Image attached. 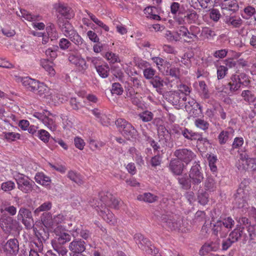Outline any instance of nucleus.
Masks as SVG:
<instances>
[{
    "label": "nucleus",
    "instance_id": "nucleus-1",
    "mask_svg": "<svg viewBox=\"0 0 256 256\" xmlns=\"http://www.w3.org/2000/svg\"><path fill=\"white\" fill-rule=\"evenodd\" d=\"M59 46L61 50H65L70 48L68 54V62L74 66L77 70L82 73L88 69V64L84 58L82 56L78 50L72 47V44L68 40L62 38L59 42Z\"/></svg>",
    "mask_w": 256,
    "mask_h": 256
},
{
    "label": "nucleus",
    "instance_id": "nucleus-2",
    "mask_svg": "<svg viewBox=\"0 0 256 256\" xmlns=\"http://www.w3.org/2000/svg\"><path fill=\"white\" fill-rule=\"evenodd\" d=\"M200 169V165L196 163L192 167L189 172L188 176L192 182L194 190H198V186L204 181V174Z\"/></svg>",
    "mask_w": 256,
    "mask_h": 256
},
{
    "label": "nucleus",
    "instance_id": "nucleus-3",
    "mask_svg": "<svg viewBox=\"0 0 256 256\" xmlns=\"http://www.w3.org/2000/svg\"><path fill=\"white\" fill-rule=\"evenodd\" d=\"M134 238L138 247L142 250H146L148 254H151L156 255L158 254V250L152 246L150 242L142 234H136Z\"/></svg>",
    "mask_w": 256,
    "mask_h": 256
},
{
    "label": "nucleus",
    "instance_id": "nucleus-4",
    "mask_svg": "<svg viewBox=\"0 0 256 256\" xmlns=\"http://www.w3.org/2000/svg\"><path fill=\"white\" fill-rule=\"evenodd\" d=\"M17 218L22 222L27 229H30L34 226L32 212L27 208L22 207L20 208Z\"/></svg>",
    "mask_w": 256,
    "mask_h": 256
},
{
    "label": "nucleus",
    "instance_id": "nucleus-5",
    "mask_svg": "<svg viewBox=\"0 0 256 256\" xmlns=\"http://www.w3.org/2000/svg\"><path fill=\"white\" fill-rule=\"evenodd\" d=\"M158 134L160 140L158 142H156L154 140L150 141V146L154 148V151L158 150L160 147L167 146L168 138L169 137L168 130L163 126H160L158 128Z\"/></svg>",
    "mask_w": 256,
    "mask_h": 256
},
{
    "label": "nucleus",
    "instance_id": "nucleus-6",
    "mask_svg": "<svg viewBox=\"0 0 256 256\" xmlns=\"http://www.w3.org/2000/svg\"><path fill=\"white\" fill-rule=\"evenodd\" d=\"M174 156L181 162L186 164L190 163L196 156L191 150L187 148L176 150L174 152Z\"/></svg>",
    "mask_w": 256,
    "mask_h": 256
},
{
    "label": "nucleus",
    "instance_id": "nucleus-7",
    "mask_svg": "<svg viewBox=\"0 0 256 256\" xmlns=\"http://www.w3.org/2000/svg\"><path fill=\"white\" fill-rule=\"evenodd\" d=\"M18 188L24 193H29L32 190L34 184L32 181H30L28 178L22 174H19L16 178Z\"/></svg>",
    "mask_w": 256,
    "mask_h": 256
},
{
    "label": "nucleus",
    "instance_id": "nucleus-8",
    "mask_svg": "<svg viewBox=\"0 0 256 256\" xmlns=\"http://www.w3.org/2000/svg\"><path fill=\"white\" fill-rule=\"evenodd\" d=\"M161 221L164 224L165 226L171 230H180L181 227V220H176L173 216L162 214L160 217Z\"/></svg>",
    "mask_w": 256,
    "mask_h": 256
},
{
    "label": "nucleus",
    "instance_id": "nucleus-9",
    "mask_svg": "<svg viewBox=\"0 0 256 256\" xmlns=\"http://www.w3.org/2000/svg\"><path fill=\"white\" fill-rule=\"evenodd\" d=\"M64 220V216L62 214H58L52 218L51 215L48 213L44 214L42 218L44 224L48 228L52 227L55 224H58L62 223Z\"/></svg>",
    "mask_w": 256,
    "mask_h": 256
},
{
    "label": "nucleus",
    "instance_id": "nucleus-10",
    "mask_svg": "<svg viewBox=\"0 0 256 256\" xmlns=\"http://www.w3.org/2000/svg\"><path fill=\"white\" fill-rule=\"evenodd\" d=\"M4 251L6 254L16 255L19 250L18 240L16 238L9 240L2 246Z\"/></svg>",
    "mask_w": 256,
    "mask_h": 256
},
{
    "label": "nucleus",
    "instance_id": "nucleus-11",
    "mask_svg": "<svg viewBox=\"0 0 256 256\" xmlns=\"http://www.w3.org/2000/svg\"><path fill=\"white\" fill-rule=\"evenodd\" d=\"M211 224L212 234L216 237L224 238L228 233L219 220Z\"/></svg>",
    "mask_w": 256,
    "mask_h": 256
},
{
    "label": "nucleus",
    "instance_id": "nucleus-12",
    "mask_svg": "<svg viewBox=\"0 0 256 256\" xmlns=\"http://www.w3.org/2000/svg\"><path fill=\"white\" fill-rule=\"evenodd\" d=\"M54 232L58 237V242L60 244H64L71 240V235L62 229L61 226H58L54 229Z\"/></svg>",
    "mask_w": 256,
    "mask_h": 256
},
{
    "label": "nucleus",
    "instance_id": "nucleus-13",
    "mask_svg": "<svg viewBox=\"0 0 256 256\" xmlns=\"http://www.w3.org/2000/svg\"><path fill=\"white\" fill-rule=\"evenodd\" d=\"M85 242L81 239H74L68 246L69 250L73 254L84 252L86 250Z\"/></svg>",
    "mask_w": 256,
    "mask_h": 256
},
{
    "label": "nucleus",
    "instance_id": "nucleus-14",
    "mask_svg": "<svg viewBox=\"0 0 256 256\" xmlns=\"http://www.w3.org/2000/svg\"><path fill=\"white\" fill-rule=\"evenodd\" d=\"M101 201L104 204L103 207L108 206L112 208H117L120 202L116 198L111 194L107 192L106 194L101 196Z\"/></svg>",
    "mask_w": 256,
    "mask_h": 256
},
{
    "label": "nucleus",
    "instance_id": "nucleus-15",
    "mask_svg": "<svg viewBox=\"0 0 256 256\" xmlns=\"http://www.w3.org/2000/svg\"><path fill=\"white\" fill-rule=\"evenodd\" d=\"M243 82H241L240 76L238 75L232 76L230 82L225 86L226 88H228L230 92H236L240 90Z\"/></svg>",
    "mask_w": 256,
    "mask_h": 256
},
{
    "label": "nucleus",
    "instance_id": "nucleus-16",
    "mask_svg": "<svg viewBox=\"0 0 256 256\" xmlns=\"http://www.w3.org/2000/svg\"><path fill=\"white\" fill-rule=\"evenodd\" d=\"M228 237L232 240V242H236L238 241L241 238H243L244 242L248 240V236L244 232V228H236L229 234Z\"/></svg>",
    "mask_w": 256,
    "mask_h": 256
},
{
    "label": "nucleus",
    "instance_id": "nucleus-17",
    "mask_svg": "<svg viewBox=\"0 0 256 256\" xmlns=\"http://www.w3.org/2000/svg\"><path fill=\"white\" fill-rule=\"evenodd\" d=\"M100 215L103 218V219L108 223L110 224H114L116 222V219L114 215L110 211V210L106 207H103L101 205V208H100L98 211Z\"/></svg>",
    "mask_w": 256,
    "mask_h": 256
},
{
    "label": "nucleus",
    "instance_id": "nucleus-18",
    "mask_svg": "<svg viewBox=\"0 0 256 256\" xmlns=\"http://www.w3.org/2000/svg\"><path fill=\"white\" fill-rule=\"evenodd\" d=\"M234 130L228 128L226 130H222L218 136V142L220 144H226L229 139H232L234 136Z\"/></svg>",
    "mask_w": 256,
    "mask_h": 256
},
{
    "label": "nucleus",
    "instance_id": "nucleus-19",
    "mask_svg": "<svg viewBox=\"0 0 256 256\" xmlns=\"http://www.w3.org/2000/svg\"><path fill=\"white\" fill-rule=\"evenodd\" d=\"M182 134L184 136L190 140H197L200 142H208V140L206 138H203L201 135L198 134L193 132L192 131H189L188 129L185 128L182 131Z\"/></svg>",
    "mask_w": 256,
    "mask_h": 256
},
{
    "label": "nucleus",
    "instance_id": "nucleus-20",
    "mask_svg": "<svg viewBox=\"0 0 256 256\" xmlns=\"http://www.w3.org/2000/svg\"><path fill=\"white\" fill-rule=\"evenodd\" d=\"M58 22L63 34L67 38L68 35H70L72 32H74L75 30L71 24L67 20H60V18L58 19Z\"/></svg>",
    "mask_w": 256,
    "mask_h": 256
},
{
    "label": "nucleus",
    "instance_id": "nucleus-21",
    "mask_svg": "<svg viewBox=\"0 0 256 256\" xmlns=\"http://www.w3.org/2000/svg\"><path fill=\"white\" fill-rule=\"evenodd\" d=\"M22 84L23 86L28 90L35 92L36 88L39 86L40 83L38 81L29 77H26L22 79Z\"/></svg>",
    "mask_w": 256,
    "mask_h": 256
},
{
    "label": "nucleus",
    "instance_id": "nucleus-22",
    "mask_svg": "<svg viewBox=\"0 0 256 256\" xmlns=\"http://www.w3.org/2000/svg\"><path fill=\"white\" fill-rule=\"evenodd\" d=\"M166 99L168 101L171 103L173 106H179L181 105V96L179 92L174 91L170 92L167 95Z\"/></svg>",
    "mask_w": 256,
    "mask_h": 256
},
{
    "label": "nucleus",
    "instance_id": "nucleus-23",
    "mask_svg": "<svg viewBox=\"0 0 256 256\" xmlns=\"http://www.w3.org/2000/svg\"><path fill=\"white\" fill-rule=\"evenodd\" d=\"M183 166V164L177 158L172 159L170 164V170L174 174L177 175H179L182 172Z\"/></svg>",
    "mask_w": 256,
    "mask_h": 256
},
{
    "label": "nucleus",
    "instance_id": "nucleus-24",
    "mask_svg": "<svg viewBox=\"0 0 256 256\" xmlns=\"http://www.w3.org/2000/svg\"><path fill=\"white\" fill-rule=\"evenodd\" d=\"M221 6L223 10H228L233 12H236L238 9L236 0H222Z\"/></svg>",
    "mask_w": 256,
    "mask_h": 256
},
{
    "label": "nucleus",
    "instance_id": "nucleus-25",
    "mask_svg": "<svg viewBox=\"0 0 256 256\" xmlns=\"http://www.w3.org/2000/svg\"><path fill=\"white\" fill-rule=\"evenodd\" d=\"M216 36V34L212 29L204 27L202 29L200 34L199 35L200 39L204 40H212Z\"/></svg>",
    "mask_w": 256,
    "mask_h": 256
},
{
    "label": "nucleus",
    "instance_id": "nucleus-26",
    "mask_svg": "<svg viewBox=\"0 0 256 256\" xmlns=\"http://www.w3.org/2000/svg\"><path fill=\"white\" fill-rule=\"evenodd\" d=\"M126 96L133 104L136 106H139L140 104L142 96L139 93L135 92L132 90H128L126 93Z\"/></svg>",
    "mask_w": 256,
    "mask_h": 256
},
{
    "label": "nucleus",
    "instance_id": "nucleus-27",
    "mask_svg": "<svg viewBox=\"0 0 256 256\" xmlns=\"http://www.w3.org/2000/svg\"><path fill=\"white\" fill-rule=\"evenodd\" d=\"M204 187L206 190L214 192L217 188L216 182L212 176H208L204 182Z\"/></svg>",
    "mask_w": 256,
    "mask_h": 256
},
{
    "label": "nucleus",
    "instance_id": "nucleus-28",
    "mask_svg": "<svg viewBox=\"0 0 256 256\" xmlns=\"http://www.w3.org/2000/svg\"><path fill=\"white\" fill-rule=\"evenodd\" d=\"M56 10L66 19H70L72 16L70 8L64 4H60Z\"/></svg>",
    "mask_w": 256,
    "mask_h": 256
},
{
    "label": "nucleus",
    "instance_id": "nucleus-29",
    "mask_svg": "<svg viewBox=\"0 0 256 256\" xmlns=\"http://www.w3.org/2000/svg\"><path fill=\"white\" fill-rule=\"evenodd\" d=\"M152 86L156 89V91L159 93H162V88L164 87L166 82L160 76H155L150 81Z\"/></svg>",
    "mask_w": 256,
    "mask_h": 256
},
{
    "label": "nucleus",
    "instance_id": "nucleus-30",
    "mask_svg": "<svg viewBox=\"0 0 256 256\" xmlns=\"http://www.w3.org/2000/svg\"><path fill=\"white\" fill-rule=\"evenodd\" d=\"M70 233L74 238L78 236V234L84 240H87L90 236L88 230L80 228H76L70 231Z\"/></svg>",
    "mask_w": 256,
    "mask_h": 256
},
{
    "label": "nucleus",
    "instance_id": "nucleus-31",
    "mask_svg": "<svg viewBox=\"0 0 256 256\" xmlns=\"http://www.w3.org/2000/svg\"><path fill=\"white\" fill-rule=\"evenodd\" d=\"M34 179L37 183L42 186H48L50 182V178L42 172L37 173L35 176Z\"/></svg>",
    "mask_w": 256,
    "mask_h": 256
},
{
    "label": "nucleus",
    "instance_id": "nucleus-32",
    "mask_svg": "<svg viewBox=\"0 0 256 256\" xmlns=\"http://www.w3.org/2000/svg\"><path fill=\"white\" fill-rule=\"evenodd\" d=\"M242 19L237 16H226V23L228 26H232L234 28H238L242 24Z\"/></svg>",
    "mask_w": 256,
    "mask_h": 256
},
{
    "label": "nucleus",
    "instance_id": "nucleus-33",
    "mask_svg": "<svg viewBox=\"0 0 256 256\" xmlns=\"http://www.w3.org/2000/svg\"><path fill=\"white\" fill-rule=\"evenodd\" d=\"M137 199L140 201H144L146 202L152 203L156 202L158 196L150 192H146L140 194L137 196Z\"/></svg>",
    "mask_w": 256,
    "mask_h": 256
},
{
    "label": "nucleus",
    "instance_id": "nucleus-34",
    "mask_svg": "<svg viewBox=\"0 0 256 256\" xmlns=\"http://www.w3.org/2000/svg\"><path fill=\"white\" fill-rule=\"evenodd\" d=\"M248 190L246 187H245L244 188L240 187L238 189L237 192L234 195L235 200L237 201H245L246 198L248 197Z\"/></svg>",
    "mask_w": 256,
    "mask_h": 256
},
{
    "label": "nucleus",
    "instance_id": "nucleus-35",
    "mask_svg": "<svg viewBox=\"0 0 256 256\" xmlns=\"http://www.w3.org/2000/svg\"><path fill=\"white\" fill-rule=\"evenodd\" d=\"M41 66L47 71L50 76L55 74V70L53 68L54 64L52 61L47 60H42L40 62Z\"/></svg>",
    "mask_w": 256,
    "mask_h": 256
},
{
    "label": "nucleus",
    "instance_id": "nucleus-36",
    "mask_svg": "<svg viewBox=\"0 0 256 256\" xmlns=\"http://www.w3.org/2000/svg\"><path fill=\"white\" fill-rule=\"evenodd\" d=\"M122 132L126 136H130L132 138H136L138 133L136 129L128 122L126 124V126Z\"/></svg>",
    "mask_w": 256,
    "mask_h": 256
},
{
    "label": "nucleus",
    "instance_id": "nucleus-37",
    "mask_svg": "<svg viewBox=\"0 0 256 256\" xmlns=\"http://www.w3.org/2000/svg\"><path fill=\"white\" fill-rule=\"evenodd\" d=\"M49 90L48 88L43 83H40L38 87L36 88L35 92H34L38 95L40 97L44 98L48 96Z\"/></svg>",
    "mask_w": 256,
    "mask_h": 256
},
{
    "label": "nucleus",
    "instance_id": "nucleus-38",
    "mask_svg": "<svg viewBox=\"0 0 256 256\" xmlns=\"http://www.w3.org/2000/svg\"><path fill=\"white\" fill-rule=\"evenodd\" d=\"M68 38L71 42L78 46H81L83 44V39L76 30H74V32H72V33L70 35H68Z\"/></svg>",
    "mask_w": 256,
    "mask_h": 256
},
{
    "label": "nucleus",
    "instance_id": "nucleus-39",
    "mask_svg": "<svg viewBox=\"0 0 256 256\" xmlns=\"http://www.w3.org/2000/svg\"><path fill=\"white\" fill-rule=\"evenodd\" d=\"M178 181L181 188L185 190H188L192 186V182H190V179L186 176H182L178 178Z\"/></svg>",
    "mask_w": 256,
    "mask_h": 256
},
{
    "label": "nucleus",
    "instance_id": "nucleus-40",
    "mask_svg": "<svg viewBox=\"0 0 256 256\" xmlns=\"http://www.w3.org/2000/svg\"><path fill=\"white\" fill-rule=\"evenodd\" d=\"M220 220L228 232L235 224L234 220L230 217H228Z\"/></svg>",
    "mask_w": 256,
    "mask_h": 256
},
{
    "label": "nucleus",
    "instance_id": "nucleus-41",
    "mask_svg": "<svg viewBox=\"0 0 256 256\" xmlns=\"http://www.w3.org/2000/svg\"><path fill=\"white\" fill-rule=\"evenodd\" d=\"M186 20L188 23L195 22L198 18V15L196 11L193 10H188L186 14L184 16Z\"/></svg>",
    "mask_w": 256,
    "mask_h": 256
},
{
    "label": "nucleus",
    "instance_id": "nucleus-42",
    "mask_svg": "<svg viewBox=\"0 0 256 256\" xmlns=\"http://www.w3.org/2000/svg\"><path fill=\"white\" fill-rule=\"evenodd\" d=\"M68 176L72 181L79 185L83 183L80 175L74 171L70 170L68 172Z\"/></svg>",
    "mask_w": 256,
    "mask_h": 256
},
{
    "label": "nucleus",
    "instance_id": "nucleus-43",
    "mask_svg": "<svg viewBox=\"0 0 256 256\" xmlns=\"http://www.w3.org/2000/svg\"><path fill=\"white\" fill-rule=\"evenodd\" d=\"M96 70L99 75L102 78L108 76L110 68L107 65H100L96 67Z\"/></svg>",
    "mask_w": 256,
    "mask_h": 256
},
{
    "label": "nucleus",
    "instance_id": "nucleus-44",
    "mask_svg": "<svg viewBox=\"0 0 256 256\" xmlns=\"http://www.w3.org/2000/svg\"><path fill=\"white\" fill-rule=\"evenodd\" d=\"M86 12L88 14L90 19L97 25L102 28L106 32L109 30V28L106 24H104L102 21L98 20L92 14L89 12L88 10H86Z\"/></svg>",
    "mask_w": 256,
    "mask_h": 256
},
{
    "label": "nucleus",
    "instance_id": "nucleus-45",
    "mask_svg": "<svg viewBox=\"0 0 256 256\" xmlns=\"http://www.w3.org/2000/svg\"><path fill=\"white\" fill-rule=\"evenodd\" d=\"M241 96L244 100L249 103L253 102L256 100V97L251 91L246 90L242 92Z\"/></svg>",
    "mask_w": 256,
    "mask_h": 256
},
{
    "label": "nucleus",
    "instance_id": "nucleus-46",
    "mask_svg": "<svg viewBox=\"0 0 256 256\" xmlns=\"http://www.w3.org/2000/svg\"><path fill=\"white\" fill-rule=\"evenodd\" d=\"M42 123L52 131H54L56 129L54 121L52 118H50L48 116L46 115L44 118L43 119Z\"/></svg>",
    "mask_w": 256,
    "mask_h": 256
},
{
    "label": "nucleus",
    "instance_id": "nucleus-47",
    "mask_svg": "<svg viewBox=\"0 0 256 256\" xmlns=\"http://www.w3.org/2000/svg\"><path fill=\"white\" fill-rule=\"evenodd\" d=\"M199 86L202 98L204 99L208 98L210 97V95L207 86L205 82L204 81H200Z\"/></svg>",
    "mask_w": 256,
    "mask_h": 256
},
{
    "label": "nucleus",
    "instance_id": "nucleus-48",
    "mask_svg": "<svg viewBox=\"0 0 256 256\" xmlns=\"http://www.w3.org/2000/svg\"><path fill=\"white\" fill-rule=\"evenodd\" d=\"M250 160L241 158L238 160L236 164L238 168L241 171H244L247 170L248 168V162L250 161Z\"/></svg>",
    "mask_w": 256,
    "mask_h": 256
},
{
    "label": "nucleus",
    "instance_id": "nucleus-49",
    "mask_svg": "<svg viewBox=\"0 0 256 256\" xmlns=\"http://www.w3.org/2000/svg\"><path fill=\"white\" fill-rule=\"evenodd\" d=\"M44 248V245L42 241L37 240L31 242L30 249L42 253Z\"/></svg>",
    "mask_w": 256,
    "mask_h": 256
},
{
    "label": "nucleus",
    "instance_id": "nucleus-50",
    "mask_svg": "<svg viewBox=\"0 0 256 256\" xmlns=\"http://www.w3.org/2000/svg\"><path fill=\"white\" fill-rule=\"evenodd\" d=\"M198 198L200 203L202 205H205L208 202V194L206 192H203L202 190H198Z\"/></svg>",
    "mask_w": 256,
    "mask_h": 256
},
{
    "label": "nucleus",
    "instance_id": "nucleus-51",
    "mask_svg": "<svg viewBox=\"0 0 256 256\" xmlns=\"http://www.w3.org/2000/svg\"><path fill=\"white\" fill-rule=\"evenodd\" d=\"M123 92V88L120 84L115 82L112 84L111 89V92L112 94L121 95Z\"/></svg>",
    "mask_w": 256,
    "mask_h": 256
},
{
    "label": "nucleus",
    "instance_id": "nucleus-52",
    "mask_svg": "<svg viewBox=\"0 0 256 256\" xmlns=\"http://www.w3.org/2000/svg\"><path fill=\"white\" fill-rule=\"evenodd\" d=\"M36 134V136L44 142H46L48 141L50 135L47 131L44 130H40L38 131Z\"/></svg>",
    "mask_w": 256,
    "mask_h": 256
},
{
    "label": "nucleus",
    "instance_id": "nucleus-53",
    "mask_svg": "<svg viewBox=\"0 0 256 256\" xmlns=\"http://www.w3.org/2000/svg\"><path fill=\"white\" fill-rule=\"evenodd\" d=\"M81 98L78 97V98H72L70 100V104L72 108L78 110L82 106L80 100Z\"/></svg>",
    "mask_w": 256,
    "mask_h": 256
},
{
    "label": "nucleus",
    "instance_id": "nucleus-54",
    "mask_svg": "<svg viewBox=\"0 0 256 256\" xmlns=\"http://www.w3.org/2000/svg\"><path fill=\"white\" fill-rule=\"evenodd\" d=\"M195 124L198 128L204 130L208 129L209 126V124L206 121L200 118L196 119L195 120Z\"/></svg>",
    "mask_w": 256,
    "mask_h": 256
},
{
    "label": "nucleus",
    "instance_id": "nucleus-55",
    "mask_svg": "<svg viewBox=\"0 0 256 256\" xmlns=\"http://www.w3.org/2000/svg\"><path fill=\"white\" fill-rule=\"evenodd\" d=\"M202 30L200 28L196 26H191L189 30V34H191L196 40H198L199 35L200 34Z\"/></svg>",
    "mask_w": 256,
    "mask_h": 256
},
{
    "label": "nucleus",
    "instance_id": "nucleus-56",
    "mask_svg": "<svg viewBox=\"0 0 256 256\" xmlns=\"http://www.w3.org/2000/svg\"><path fill=\"white\" fill-rule=\"evenodd\" d=\"M139 116L143 122H148L153 118V114L149 111H145L139 114Z\"/></svg>",
    "mask_w": 256,
    "mask_h": 256
},
{
    "label": "nucleus",
    "instance_id": "nucleus-57",
    "mask_svg": "<svg viewBox=\"0 0 256 256\" xmlns=\"http://www.w3.org/2000/svg\"><path fill=\"white\" fill-rule=\"evenodd\" d=\"M228 68L224 66H220L217 68V75L218 80H220L225 76L228 72Z\"/></svg>",
    "mask_w": 256,
    "mask_h": 256
},
{
    "label": "nucleus",
    "instance_id": "nucleus-58",
    "mask_svg": "<svg viewBox=\"0 0 256 256\" xmlns=\"http://www.w3.org/2000/svg\"><path fill=\"white\" fill-rule=\"evenodd\" d=\"M155 74L156 70L152 68H146L144 70V75L146 79L152 80L154 77Z\"/></svg>",
    "mask_w": 256,
    "mask_h": 256
},
{
    "label": "nucleus",
    "instance_id": "nucleus-59",
    "mask_svg": "<svg viewBox=\"0 0 256 256\" xmlns=\"http://www.w3.org/2000/svg\"><path fill=\"white\" fill-rule=\"evenodd\" d=\"M166 74L170 75L176 78H178L180 75L179 69L176 68H171L170 69L168 68L166 71Z\"/></svg>",
    "mask_w": 256,
    "mask_h": 256
},
{
    "label": "nucleus",
    "instance_id": "nucleus-60",
    "mask_svg": "<svg viewBox=\"0 0 256 256\" xmlns=\"http://www.w3.org/2000/svg\"><path fill=\"white\" fill-rule=\"evenodd\" d=\"M89 145L90 149L92 150H94L103 146H104V143L102 142H96L94 140H90L89 142Z\"/></svg>",
    "mask_w": 256,
    "mask_h": 256
},
{
    "label": "nucleus",
    "instance_id": "nucleus-61",
    "mask_svg": "<svg viewBox=\"0 0 256 256\" xmlns=\"http://www.w3.org/2000/svg\"><path fill=\"white\" fill-rule=\"evenodd\" d=\"M178 92H179L180 94L182 93L184 94L185 96H188L191 92L190 88L184 84L179 85L178 86Z\"/></svg>",
    "mask_w": 256,
    "mask_h": 256
},
{
    "label": "nucleus",
    "instance_id": "nucleus-62",
    "mask_svg": "<svg viewBox=\"0 0 256 256\" xmlns=\"http://www.w3.org/2000/svg\"><path fill=\"white\" fill-rule=\"evenodd\" d=\"M4 137L8 140L14 141L16 139H19L20 138V134L18 133L8 132L5 133Z\"/></svg>",
    "mask_w": 256,
    "mask_h": 256
},
{
    "label": "nucleus",
    "instance_id": "nucleus-63",
    "mask_svg": "<svg viewBox=\"0 0 256 256\" xmlns=\"http://www.w3.org/2000/svg\"><path fill=\"white\" fill-rule=\"evenodd\" d=\"M228 52V50L222 49L214 52L213 54V56L216 58H222L226 56Z\"/></svg>",
    "mask_w": 256,
    "mask_h": 256
},
{
    "label": "nucleus",
    "instance_id": "nucleus-64",
    "mask_svg": "<svg viewBox=\"0 0 256 256\" xmlns=\"http://www.w3.org/2000/svg\"><path fill=\"white\" fill-rule=\"evenodd\" d=\"M15 186L14 183L12 181H8L2 184V189L4 191H10L14 188Z\"/></svg>",
    "mask_w": 256,
    "mask_h": 256
}]
</instances>
